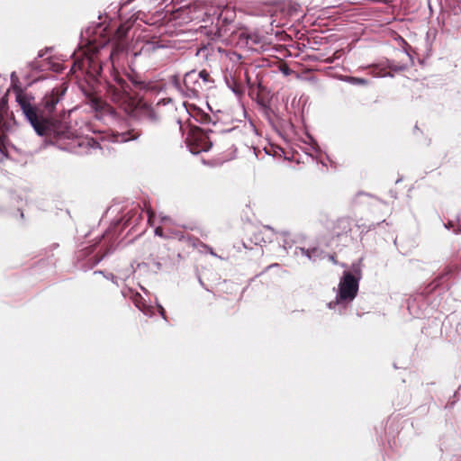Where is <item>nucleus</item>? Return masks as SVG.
<instances>
[{
	"mask_svg": "<svg viewBox=\"0 0 461 461\" xmlns=\"http://www.w3.org/2000/svg\"><path fill=\"white\" fill-rule=\"evenodd\" d=\"M67 88L65 84L54 87L37 106L31 103L32 98L21 88L15 89V99L38 135L56 141L64 149L76 151V148L84 145V140L74 136L66 124L54 120V114Z\"/></svg>",
	"mask_w": 461,
	"mask_h": 461,
	"instance_id": "obj_1",
	"label": "nucleus"
},
{
	"mask_svg": "<svg viewBox=\"0 0 461 461\" xmlns=\"http://www.w3.org/2000/svg\"><path fill=\"white\" fill-rule=\"evenodd\" d=\"M185 142L190 151L194 154L208 151L212 145L207 132L197 126H191L189 128Z\"/></svg>",
	"mask_w": 461,
	"mask_h": 461,
	"instance_id": "obj_2",
	"label": "nucleus"
},
{
	"mask_svg": "<svg viewBox=\"0 0 461 461\" xmlns=\"http://www.w3.org/2000/svg\"><path fill=\"white\" fill-rule=\"evenodd\" d=\"M103 69L102 63L98 57V51L92 53H84V57L77 56L71 68V71L76 73L77 70H84L91 77H97Z\"/></svg>",
	"mask_w": 461,
	"mask_h": 461,
	"instance_id": "obj_3",
	"label": "nucleus"
},
{
	"mask_svg": "<svg viewBox=\"0 0 461 461\" xmlns=\"http://www.w3.org/2000/svg\"><path fill=\"white\" fill-rule=\"evenodd\" d=\"M355 276L351 272L345 271L339 285V297L342 301H352L358 292V281L360 278V270L357 269Z\"/></svg>",
	"mask_w": 461,
	"mask_h": 461,
	"instance_id": "obj_4",
	"label": "nucleus"
},
{
	"mask_svg": "<svg viewBox=\"0 0 461 461\" xmlns=\"http://www.w3.org/2000/svg\"><path fill=\"white\" fill-rule=\"evenodd\" d=\"M131 91V85L117 72H113L112 81L107 83V93L113 100L119 101L124 95H130Z\"/></svg>",
	"mask_w": 461,
	"mask_h": 461,
	"instance_id": "obj_5",
	"label": "nucleus"
},
{
	"mask_svg": "<svg viewBox=\"0 0 461 461\" xmlns=\"http://www.w3.org/2000/svg\"><path fill=\"white\" fill-rule=\"evenodd\" d=\"M184 86L186 89V95L189 97H200L206 92L205 85L196 71L187 72L184 77Z\"/></svg>",
	"mask_w": 461,
	"mask_h": 461,
	"instance_id": "obj_6",
	"label": "nucleus"
},
{
	"mask_svg": "<svg viewBox=\"0 0 461 461\" xmlns=\"http://www.w3.org/2000/svg\"><path fill=\"white\" fill-rule=\"evenodd\" d=\"M353 221L349 217H340L337 219L331 229V236L333 240L338 241L348 239L352 230Z\"/></svg>",
	"mask_w": 461,
	"mask_h": 461,
	"instance_id": "obj_7",
	"label": "nucleus"
},
{
	"mask_svg": "<svg viewBox=\"0 0 461 461\" xmlns=\"http://www.w3.org/2000/svg\"><path fill=\"white\" fill-rule=\"evenodd\" d=\"M142 134V129L139 123L130 124L128 128L122 131L114 134L117 142H127L137 140Z\"/></svg>",
	"mask_w": 461,
	"mask_h": 461,
	"instance_id": "obj_8",
	"label": "nucleus"
},
{
	"mask_svg": "<svg viewBox=\"0 0 461 461\" xmlns=\"http://www.w3.org/2000/svg\"><path fill=\"white\" fill-rule=\"evenodd\" d=\"M240 39L245 40L250 49H256L258 46H262L265 37L256 32H242Z\"/></svg>",
	"mask_w": 461,
	"mask_h": 461,
	"instance_id": "obj_9",
	"label": "nucleus"
},
{
	"mask_svg": "<svg viewBox=\"0 0 461 461\" xmlns=\"http://www.w3.org/2000/svg\"><path fill=\"white\" fill-rule=\"evenodd\" d=\"M131 301L134 303V305L141 311L145 314H150L152 312V308L146 304L145 300L141 296L140 294L135 293L131 295Z\"/></svg>",
	"mask_w": 461,
	"mask_h": 461,
	"instance_id": "obj_10",
	"label": "nucleus"
},
{
	"mask_svg": "<svg viewBox=\"0 0 461 461\" xmlns=\"http://www.w3.org/2000/svg\"><path fill=\"white\" fill-rule=\"evenodd\" d=\"M129 80L131 81V84L136 90H148L150 88L149 85L150 83H147L146 81L142 80L140 76L134 75L127 76Z\"/></svg>",
	"mask_w": 461,
	"mask_h": 461,
	"instance_id": "obj_11",
	"label": "nucleus"
},
{
	"mask_svg": "<svg viewBox=\"0 0 461 461\" xmlns=\"http://www.w3.org/2000/svg\"><path fill=\"white\" fill-rule=\"evenodd\" d=\"M197 74L199 75L201 81H203V84L205 85L206 91L212 88L214 80L212 79L211 74L207 70L203 69L200 72H197Z\"/></svg>",
	"mask_w": 461,
	"mask_h": 461,
	"instance_id": "obj_12",
	"label": "nucleus"
},
{
	"mask_svg": "<svg viewBox=\"0 0 461 461\" xmlns=\"http://www.w3.org/2000/svg\"><path fill=\"white\" fill-rule=\"evenodd\" d=\"M122 50L123 48L119 43L113 47V49L110 50L109 59L111 60L113 66L114 64L115 59H117V57Z\"/></svg>",
	"mask_w": 461,
	"mask_h": 461,
	"instance_id": "obj_13",
	"label": "nucleus"
},
{
	"mask_svg": "<svg viewBox=\"0 0 461 461\" xmlns=\"http://www.w3.org/2000/svg\"><path fill=\"white\" fill-rule=\"evenodd\" d=\"M347 81L348 83H350V84H353V85H362V86H365V85L368 84V80L367 79L361 78V77H348Z\"/></svg>",
	"mask_w": 461,
	"mask_h": 461,
	"instance_id": "obj_14",
	"label": "nucleus"
},
{
	"mask_svg": "<svg viewBox=\"0 0 461 461\" xmlns=\"http://www.w3.org/2000/svg\"><path fill=\"white\" fill-rule=\"evenodd\" d=\"M129 28L125 27L124 25H120L116 30V36L118 39H122L126 36V33L128 32Z\"/></svg>",
	"mask_w": 461,
	"mask_h": 461,
	"instance_id": "obj_15",
	"label": "nucleus"
},
{
	"mask_svg": "<svg viewBox=\"0 0 461 461\" xmlns=\"http://www.w3.org/2000/svg\"><path fill=\"white\" fill-rule=\"evenodd\" d=\"M106 253L99 255L98 253L94 257V265L98 264L105 257Z\"/></svg>",
	"mask_w": 461,
	"mask_h": 461,
	"instance_id": "obj_16",
	"label": "nucleus"
},
{
	"mask_svg": "<svg viewBox=\"0 0 461 461\" xmlns=\"http://www.w3.org/2000/svg\"><path fill=\"white\" fill-rule=\"evenodd\" d=\"M158 312H159V314L161 315V317H162L164 320H166V321H167V314H166V311H165V309H164L161 305H158Z\"/></svg>",
	"mask_w": 461,
	"mask_h": 461,
	"instance_id": "obj_17",
	"label": "nucleus"
},
{
	"mask_svg": "<svg viewBox=\"0 0 461 461\" xmlns=\"http://www.w3.org/2000/svg\"><path fill=\"white\" fill-rule=\"evenodd\" d=\"M155 235L165 238L162 227H157L155 229Z\"/></svg>",
	"mask_w": 461,
	"mask_h": 461,
	"instance_id": "obj_18",
	"label": "nucleus"
},
{
	"mask_svg": "<svg viewBox=\"0 0 461 461\" xmlns=\"http://www.w3.org/2000/svg\"><path fill=\"white\" fill-rule=\"evenodd\" d=\"M210 121V116L208 114H203L202 117V122H207Z\"/></svg>",
	"mask_w": 461,
	"mask_h": 461,
	"instance_id": "obj_19",
	"label": "nucleus"
},
{
	"mask_svg": "<svg viewBox=\"0 0 461 461\" xmlns=\"http://www.w3.org/2000/svg\"><path fill=\"white\" fill-rule=\"evenodd\" d=\"M176 125L178 127V130L184 133V129H183V125L180 123V122H176Z\"/></svg>",
	"mask_w": 461,
	"mask_h": 461,
	"instance_id": "obj_20",
	"label": "nucleus"
},
{
	"mask_svg": "<svg viewBox=\"0 0 461 461\" xmlns=\"http://www.w3.org/2000/svg\"><path fill=\"white\" fill-rule=\"evenodd\" d=\"M330 259L334 263L336 264L337 263V259H336V256L335 255H332L330 257Z\"/></svg>",
	"mask_w": 461,
	"mask_h": 461,
	"instance_id": "obj_21",
	"label": "nucleus"
},
{
	"mask_svg": "<svg viewBox=\"0 0 461 461\" xmlns=\"http://www.w3.org/2000/svg\"><path fill=\"white\" fill-rule=\"evenodd\" d=\"M264 229H265L266 230H271V229H270L269 227H264Z\"/></svg>",
	"mask_w": 461,
	"mask_h": 461,
	"instance_id": "obj_22",
	"label": "nucleus"
}]
</instances>
